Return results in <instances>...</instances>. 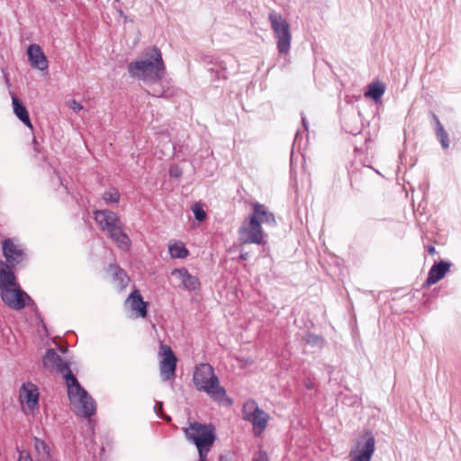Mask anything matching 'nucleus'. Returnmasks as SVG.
<instances>
[{"label":"nucleus","instance_id":"nucleus-1","mask_svg":"<svg viewBox=\"0 0 461 461\" xmlns=\"http://www.w3.org/2000/svg\"><path fill=\"white\" fill-rule=\"evenodd\" d=\"M42 365L45 368L55 370L63 374L67 384L68 395L71 403L78 404L77 414L81 417L90 418L95 415L96 404L95 400L81 386L77 377L70 370L69 364L65 362L53 348H49L43 358Z\"/></svg>","mask_w":461,"mask_h":461},{"label":"nucleus","instance_id":"nucleus-2","mask_svg":"<svg viewBox=\"0 0 461 461\" xmlns=\"http://www.w3.org/2000/svg\"><path fill=\"white\" fill-rule=\"evenodd\" d=\"M145 56V59L133 61L128 65L129 75L145 82L149 79L163 78L166 67L160 50L153 47L146 51Z\"/></svg>","mask_w":461,"mask_h":461},{"label":"nucleus","instance_id":"nucleus-3","mask_svg":"<svg viewBox=\"0 0 461 461\" xmlns=\"http://www.w3.org/2000/svg\"><path fill=\"white\" fill-rule=\"evenodd\" d=\"M184 433L186 440L196 447L199 457L208 458V454L217 439L215 427L212 424L194 421L184 429Z\"/></svg>","mask_w":461,"mask_h":461},{"label":"nucleus","instance_id":"nucleus-4","mask_svg":"<svg viewBox=\"0 0 461 461\" xmlns=\"http://www.w3.org/2000/svg\"><path fill=\"white\" fill-rule=\"evenodd\" d=\"M193 382L197 390L205 392L212 397L221 399L226 394L225 389L219 385V379L209 364L196 366Z\"/></svg>","mask_w":461,"mask_h":461},{"label":"nucleus","instance_id":"nucleus-5","mask_svg":"<svg viewBox=\"0 0 461 461\" xmlns=\"http://www.w3.org/2000/svg\"><path fill=\"white\" fill-rule=\"evenodd\" d=\"M268 20L276 39L278 52L283 55L288 54L292 41V35L288 22L282 16V14L275 11L269 13Z\"/></svg>","mask_w":461,"mask_h":461},{"label":"nucleus","instance_id":"nucleus-6","mask_svg":"<svg viewBox=\"0 0 461 461\" xmlns=\"http://www.w3.org/2000/svg\"><path fill=\"white\" fill-rule=\"evenodd\" d=\"M238 240L240 245L246 244H266L265 235L262 226L256 220L255 215H249L238 230Z\"/></svg>","mask_w":461,"mask_h":461},{"label":"nucleus","instance_id":"nucleus-7","mask_svg":"<svg viewBox=\"0 0 461 461\" xmlns=\"http://www.w3.org/2000/svg\"><path fill=\"white\" fill-rule=\"evenodd\" d=\"M243 419L251 422L256 436H259L267 428L269 415L260 409L255 402H246L243 406Z\"/></svg>","mask_w":461,"mask_h":461},{"label":"nucleus","instance_id":"nucleus-8","mask_svg":"<svg viewBox=\"0 0 461 461\" xmlns=\"http://www.w3.org/2000/svg\"><path fill=\"white\" fill-rule=\"evenodd\" d=\"M159 362L160 377L163 382L174 381L176 378V369L177 358L168 345L161 344L159 347Z\"/></svg>","mask_w":461,"mask_h":461},{"label":"nucleus","instance_id":"nucleus-9","mask_svg":"<svg viewBox=\"0 0 461 461\" xmlns=\"http://www.w3.org/2000/svg\"><path fill=\"white\" fill-rule=\"evenodd\" d=\"M0 290L3 303L10 309L20 311L26 303H33L32 299L19 285Z\"/></svg>","mask_w":461,"mask_h":461},{"label":"nucleus","instance_id":"nucleus-10","mask_svg":"<svg viewBox=\"0 0 461 461\" xmlns=\"http://www.w3.org/2000/svg\"><path fill=\"white\" fill-rule=\"evenodd\" d=\"M375 439L371 430H365L357 441V451H351L353 461H370L375 452Z\"/></svg>","mask_w":461,"mask_h":461},{"label":"nucleus","instance_id":"nucleus-11","mask_svg":"<svg viewBox=\"0 0 461 461\" xmlns=\"http://www.w3.org/2000/svg\"><path fill=\"white\" fill-rule=\"evenodd\" d=\"M3 255L5 258V263L16 267L25 259L24 250L14 243L11 239H5L2 244Z\"/></svg>","mask_w":461,"mask_h":461},{"label":"nucleus","instance_id":"nucleus-12","mask_svg":"<svg viewBox=\"0 0 461 461\" xmlns=\"http://www.w3.org/2000/svg\"><path fill=\"white\" fill-rule=\"evenodd\" d=\"M94 219L100 228L108 231L116 224H121V219L114 212L110 210H97L94 212Z\"/></svg>","mask_w":461,"mask_h":461},{"label":"nucleus","instance_id":"nucleus-13","mask_svg":"<svg viewBox=\"0 0 461 461\" xmlns=\"http://www.w3.org/2000/svg\"><path fill=\"white\" fill-rule=\"evenodd\" d=\"M162 79L163 78L149 79L147 81L149 82V88L147 89L148 95H150L154 97L163 98H169L174 95V88Z\"/></svg>","mask_w":461,"mask_h":461},{"label":"nucleus","instance_id":"nucleus-14","mask_svg":"<svg viewBox=\"0 0 461 461\" xmlns=\"http://www.w3.org/2000/svg\"><path fill=\"white\" fill-rule=\"evenodd\" d=\"M27 55L32 68L41 71L48 69L47 58L39 45L31 44L27 49Z\"/></svg>","mask_w":461,"mask_h":461},{"label":"nucleus","instance_id":"nucleus-15","mask_svg":"<svg viewBox=\"0 0 461 461\" xmlns=\"http://www.w3.org/2000/svg\"><path fill=\"white\" fill-rule=\"evenodd\" d=\"M20 399L23 403H26L28 408L34 410L38 408L39 393L37 387L32 383L23 384L20 390Z\"/></svg>","mask_w":461,"mask_h":461},{"label":"nucleus","instance_id":"nucleus-16","mask_svg":"<svg viewBox=\"0 0 461 461\" xmlns=\"http://www.w3.org/2000/svg\"><path fill=\"white\" fill-rule=\"evenodd\" d=\"M450 266V263L446 261L435 263L429 269L428 277L422 285V288H428L441 280L447 272H448Z\"/></svg>","mask_w":461,"mask_h":461},{"label":"nucleus","instance_id":"nucleus-17","mask_svg":"<svg viewBox=\"0 0 461 461\" xmlns=\"http://www.w3.org/2000/svg\"><path fill=\"white\" fill-rule=\"evenodd\" d=\"M126 303L130 304L131 310L136 313L137 317L145 318L147 316L149 303L143 301L138 289L130 294Z\"/></svg>","mask_w":461,"mask_h":461},{"label":"nucleus","instance_id":"nucleus-18","mask_svg":"<svg viewBox=\"0 0 461 461\" xmlns=\"http://www.w3.org/2000/svg\"><path fill=\"white\" fill-rule=\"evenodd\" d=\"M251 207L252 212L249 215H255L260 225L262 223L270 224L271 226L276 225L274 213L269 212L265 204L256 202L251 203Z\"/></svg>","mask_w":461,"mask_h":461},{"label":"nucleus","instance_id":"nucleus-19","mask_svg":"<svg viewBox=\"0 0 461 461\" xmlns=\"http://www.w3.org/2000/svg\"><path fill=\"white\" fill-rule=\"evenodd\" d=\"M106 232L109 238L115 241L122 249L128 250L130 249L131 240L123 231V223L122 221L121 224H116Z\"/></svg>","mask_w":461,"mask_h":461},{"label":"nucleus","instance_id":"nucleus-20","mask_svg":"<svg viewBox=\"0 0 461 461\" xmlns=\"http://www.w3.org/2000/svg\"><path fill=\"white\" fill-rule=\"evenodd\" d=\"M14 267L0 260V290L17 285L15 276L12 271Z\"/></svg>","mask_w":461,"mask_h":461},{"label":"nucleus","instance_id":"nucleus-21","mask_svg":"<svg viewBox=\"0 0 461 461\" xmlns=\"http://www.w3.org/2000/svg\"><path fill=\"white\" fill-rule=\"evenodd\" d=\"M175 272L178 275V278L185 289L188 291H195L200 287L199 279L196 276H192L186 268L183 267L176 269Z\"/></svg>","mask_w":461,"mask_h":461},{"label":"nucleus","instance_id":"nucleus-22","mask_svg":"<svg viewBox=\"0 0 461 461\" xmlns=\"http://www.w3.org/2000/svg\"><path fill=\"white\" fill-rule=\"evenodd\" d=\"M12 104L14 113L17 116V118L28 128L32 129V124L30 120L29 113L23 103L16 95H14L12 96Z\"/></svg>","mask_w":461,"mask_h":461},{"label":"nucleus","instance_id":"nucleus-23","mask_svg":"<svg viewBox=\"0 0 461 461\" xmlns=\"http://www.w3.org/2000/svg\"><path fill=\"white\" fill-rule=\"evenodd\" d=\"M431 114V117L435 122V134H436V137L437 139L438 140V141L440 142L441 144V147L446 149L449 147V139H448V134L447 133V131H445L442 123L440 122L438 117L433 113L431 112L430 113Z\"/></svg>","mask_w":461,"mask_h":461},{"label":"nucleus","instance_id":"nucleus-24","mask_svg":"<svg viewBox=\"0 0 461 461\" xmlns=\"http://www.w3.org/2000/svg\"><path fill=\"white\" fill-rule=\"evenodd\" d=\"M385 91V86L384 83L376 81L368 85V89L365 95L372 98L375 101L381 99L382 95Z\"/></svg>","mask_w":461,"mask_h":461},{"label":"nucleus","instance_id":"nucleus-25","mask_svg":"<svg viewBox=\"0 0 461 461\" xmlns=\"http://www.w3.org/2000/svg\"><path fill=\"white\" fill-rule=\"evenodd\" d=\"M212 74V78L213 80H220V79H227L228 73H227V67L226 63L222 60L216 61L212 68L208 69Z\"/></svg>","mask_w":461,"mask_h":461},{"label":"nucleus","instance_id":"nucleus-26","mask_svg":"<svg viewBox=\"0 0 461 461\" xmlns=\"http://www.w3.org/2000/svg\"><path fill=\"white\" fill-rule=\"evenodd\" d=\"M168 251L173 258H185L189 255L187 249L181 241L170 244L168 247Z\"/></svg>","mask_w":461,"mask_h":461},{"label":"nucleus","instance_id":"nucleus-27","mask_svg":"<svg viewBox=\"0 0 461 461\" xmlns=\"http://www.w3.org/2000/svg\"><path fill=\"white\" fill-rule=\"evenodd\" d=\"M34 447L38 455L43 459H50L51 457V449L50 446L42 439L34 438Z\"/></svg>","mask_w":461,"mask_h":461},{"label":"nucleus","instance_id":"nucleus-28","mask_svg":"<svg viewBox=\"0 0 461 461\" xmlns=\"http://www.w3.org/2000/svg\"><path fill=\"white\" fill-rule=\"evenodd\" d=\"M103 199L105 203H117L120 201V193L116 188L110 187L104 193Z\"/></svg>","mask_w":461,"mask_h":461},{"label":"nucleus","instance_id":"nucleus-29","mask_svg":"<svg viewBox=\"0 0 461 461\" xmlns=\"http://www.w3.org/2000/svg\"><path fill=\"white\" fill-rule=\"evenodd\" d=\"M110 267L114 269V279L118 280L122 286H125L129 280L127 273L118 266L111 265Z\"/></svg>","mask_w":461,"mask_h":461},{"label":"nucleus","instance_id":"nucleus-30","mask_svg":"<svg viewBox=\"0 0 461 461\" xmlns=\"http://www.w3.org/2000/svg\"><path fill=\"white\" fill-rule=\"evenodd\" d=\"M192 211L194 215V219L198 221H203L206 218V212L203 209V206L201 203H196L193 205Z\"/></svg>","mask_w":461,"mask_h":461},{"label":"nucleus","instance_id":"nucleus-31","mask_svg":"<svg viewBox=\"0 0 461 461\" xmlns=\"http://www.w3.org/2000/svg\"><path fill=\"white\" fill-rule=\"evenodd\" d=\"M305 341L307 344L312 346H321L324 343V339L321 336L313 333L307 334Z\"/></svg>","mask_w":461,"mask_h":461},{"label":"nucleus","instance_id":"nucleus-32","mask_svg":"<svg viewBox=\"0 0 461 461\" xmlns=\"http://www.w3.org/2000/svg\"><path fill=\"white\" fill-rule=\"evenodd\" d=\"M169 176L174 178H179L182 176V169L178 166H171Z\"/></svg>","mask_w":461,"mask_h":461},{"label":"nucleus","instance_id":"nucleus-33","mask_svg":"<svg viewBox=\"0 0 461 461\" xmlns=\"http://www.w3.org/2000/svg\"><path fill=\"white\" fill-rule=\"evenodd\" d=\"M18 461H32V459L28 451L20 450Z\"/></svg>","mask_w":461,"mask_h":461},{"label":"nucleus","instance_id":"nucleus-34","mask_svg":"<svg viewBox=\"0 0 461 461\" xmlns=\"http://www.w3.org/2000/svg\"><path fill=\"white\" fill-rule=\"evenodd\" d=\"M252 461H268L267 453L259 451L257 456H254Z\"/></svg>","mask_w":461,"mask_h":461},{"label":"nucleus","instance_id":"nucleus-35","mask_svg":"<svg viewBox=\"0 0 461 461\" xmlns=\"http://www.w3.org/2000/svg\"><path fill=\"white\" fill-rule=\"evenodd\" d=\"M69 107L74 111V112H79L83 109V106L80 103L77 102L76 100H72L69 104Z\"/></svg>","mask_w":461,"mask_h":461},{"label":"nucleus","instance_id":"nucleus-36","mask_svg":"<svg viewBox=\"0 0 461 461\" xmlns=\"http://www.w3.org/2000/svg\"><path fill=\"white\" fill-rule=\"evenodd\" d=\"M304 386L306 387V389L312 390L314 388V383L311 379H307L304 381Z\"/></svg>","mask_w":461,"mask_h":461},{"label":"nucleus","instance_id":"nucleus-37","mask_svg":"<svg viewBox=\"0 0 461 461\" xmlns=\"http://www.w3.org/2000/svg\"><path fill=\"white\" fill-rule=\"evenodd\" d=\"M2 72H3V75H4V80L5 81V84L8 87H10L11 84H10V80H9V77H8V73L5 72V69H2Z\"/></svg>","mask_w":461,"mask_h":461},{"label":"nucleus","instance_id":"nucleus-38","mask_svg":"<svg viewBox=\"0 0 461 461\" xmlns=\"http://www.w3.org/2000/svg\"><path fill=\"white\" fill-rule=\"evenodd\" d=\"M249 254L248 252L241 253L239 257L240 261H245L249 258Z\"/></svg>","mask_w":461,"mask_h":461},{"label":"nucleus","instance_id":"nucleus-39","mask_svg":"<svg viewBox=\"0 0 461 461\" xmlns=\"http://www.w3.org/2000/svg\"><path fill=\"white\" fill-rule=\"evenodd\" d=\"M32 144H33L34 151L40 152V150H39V142L37 141L35 137L33 138Z\"/></svg>","mask_w":461,"mask_h":461},{"label":"nucleus","instance_id":"nucleus-40","mask_svg":"<svg viewBox=\"0 0 461 461\" xmlns=\"http://www.w3.org/2000/svg\"><path fill=\"white\" fill-rule=\"evenodd\" d=\"M163 406V403L161 402H157L154 406V411L158 413V410H161Z\"/></svg>","mask_w":461,"mask_h":461},{"label":"nucleus","instance_id":"nucleus-41","mask_svg":"<svg viewBox=\"0 0 461 461\" xmlns=\"http://www.w3.org/2000/svg\"><path fill=\"white\" fill-rule=\"evenodd\" d=\"M302 122H303L304 129L308 130V122H307L306 117L303 115V113H302Z\"/></svg>","mask_w":461,"mask_h":461},{"label":"nucleus","instance_id":"nucleus-42","mask_svg":"<svg viewBox=\"0 0 461 461\" xmlns=\"http://www.w3.org/2000/svg\"><path fill=\"white\" fill-rule=\"evenodd\" d=\"M428 252L430 254V255H433L435 252H436V249L433 246H428Z\"/></svg>","mask_w":461,"mask_h":461},{"label":"nucleus","instance_id":"nucleus-43","mask_svg":"<svg viewBox=\"0 0 461 461\" xmlns=\"http://www.w3.org/2000/svg\"><path fill=\"white\" fill-rule=\"evenodd\" d=\"M219 461H226L225 456L221 455L220 457H219Z\"/></svg>","mask_w":461,"mask_h":461},{"label":"nucleus","instance_id":"nucleus-44","mask_svg":"<svg viewBox=\"0 0 461 461\" xmlns=\"http://www.w3.org/2000/svg\"><path fill=\"white\" fill-rule=\"evenodd\" d=\"M61 351H62V353H65V352L67 351V349L62 348V350H61Z\"/></svg>","mask_w":461,"mask_h":461},{"label":"nucleus","instance_id":"nucleus-45","mask_svg":"<svg viewBox=\"0 0 461 461\" xmlns=\"http://www.w3.org/2000/svg\"><path fill=\"white\" fill-rule=\"evenodd\" d=\"M61 351H62V353H65V352L67 351V349L62 348V350H61Z\"/></svg>","mask_w":461,"mask_h":461},{"label":"nucleus","instance_id":"nucleus-46","mask_svg":"<svg viewBox=\"0 0 461 461\" xmlns=\"http://www.w3.org/2000/svg\"><path fill=\"white\" fill-rule=\"evenodd\" d=\"M165 419H166V420H171V418H170V417H167V418H165Z\"/></svg>","mask_w":461,"mask_h":461}]
</instances>
